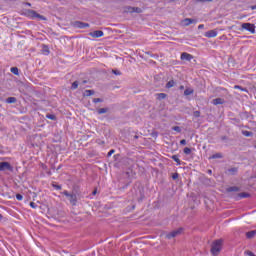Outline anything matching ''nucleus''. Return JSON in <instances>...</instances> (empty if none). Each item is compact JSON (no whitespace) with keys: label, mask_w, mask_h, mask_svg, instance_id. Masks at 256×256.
<instances>
[{"label":"nucleus","mask_w":256,"mask_h":256,"mask_svg":"<svg viewBox=\"0 0 256 256\" xmlns=\"http://www.w3.org/2000/svg\"><path fill=\"white\" fill-rule=\"evenodd\" d=\"M221 249H223V240L219 239L212 243V246H211L212 255L214 256L219 255V253H221Z\"/></svg>","instance_id":"nucleus-1"},{"label":"nucleus","mask_w":256,"mask_h":256,"mask_svg":"<svg viewBox=\"0 0 256 256\" xmlns=\"http://www.w3.org/2000/svg\"><path fill=\"white\" fill-rule=\"evenodd\" d=\"M62 195H65V197L68 198V201L71 203V205H77V195L71 194L67 190H64L62 192Z\"/></svg>","instance_id":"nucleus-2"},{"label":"nucleus","mask_w":256,"mask_h":256,"mask_svg":"<svg viewBox=\"0 0 256 256\" xmlns=\"http://www.w3.org/2000/svg\"><path fill=\"white\" fill-rule=\"evenodd\" d=\"M125 13H143V10L139 7L128 6L125 8Z\"/></svg>","instance_id":"nucleus-3"},{"label":"nucleus","mask_w":256,"mask_h":256,"mask_svg":"<svg viewBox=\"0 0 256 256\" xmlns=\"http://www.w3.org/2000/svg\"><path fill=\"white\" fill-rule=\"evenodd\" d=\"M242 29H245L246 31H249L250 33H255V24L251 23H243Z\"/></svg>","instance_id":"nucleus-4"},{"label":"nucleus","mask_w":256,"mask_h":256,"mask_svg":"<svg viewBox=\"0 0 256 256\" xmlns=\"http://www.w3.org/2000/svg\"><path fill=\"white\" fill-rule=\"evenodd\" d=\"M0 171H13V167L9 162H0Z\"/></svg>","instance_id":"nucleus-5"},{"label":"nucleus","mask_w":256,"mask_h":256,"mask_svg":"<svg viewBox=\"0 0 256 256\" xmlns=\"http://www.w3.org/2000/svg\"><path fill=\"white\" fill-rule=\"evenodd\" d=\"M103 35H105V33L101 30H96L89 33V36L93 37L94 39H99V37H103Z\"/></svg>","instance_id":"nucleus-6"},{"label":"nucleus","mask_w":256,"mask_h":256,"mask_svg":"<svg viewBox=\"0 0 256 256\" xmlns=\"http://www.w3.org/2000/svg\"><path fill=\"white\" fill-rule=\"evenodd\" d=\"M183 229L179 228L178 230H174L166 235L167 239H173L174 237H177V235H181V232Z\"/></svg>","instance_id":"nucleus-7"},{"label":"nucleus","mask_w":256,"mask_h":256,"mask_svg":"<svg viewBox=\"0 0 256 256\" xmlns=\"http://www.w3.org/2000/svg\"><path fill=\"white\" fill-rule=\"evenodd\" d=\"M29 15H30L31 19H41L42 21H45V18L43 16H41L40 14L36 13L35 10H31L29 12Z\"/></svg>","instance_id":"nucleus-8"},{"label":"nucleus","mask_w":256,"mask_h":256,"mask_svg":"<svg viewBox=\"0 0 256 256\" xmlns=\"http://www.w3.org/2000/svg\"><path fill=\"white\" fill-rule=\"evenodd\" d=\"M218 32L217 30H209L205 33V37H208V39H211L213 37H217Z\"/></svg>","instance_id":"nucleus-9"},{"label":"nucleus","mask_w":256,"mask_h":256,"mask_svg":"<svg viewBox=\"0 0 256 256\" xmlns=\"http://www.w3.org/2000/svg\"><path fill=\"white\" fill-rule=\"evenodd\" d=\"M181 59H182V61H191V59H193V55H191L187 52H183L181 54Z\"/></svg>","instance_id":"nucleus-10"},{"label":"nucleus","mask_w":256,"mask_h":256,"mask_svg":"<svg viewBox=\"0 0 256 256\" xmlns=\"http://www.w3.org/2000/svg\"><path fill=\"white\" fill-rule=\"evenodd\" d=\"M192 23H195V20L191 19V18H186V19L182 20V25L184 27H189V25H191Z\"/></svg>","instance_id":"nucleus-11"},{"label":"nucleus","mask_w":256,"mask_h":256,"mask_svg":"<svg viewBox=\"0 0 256 256\" xmlns=\"http://www.w3.org/2000/svg\"><path fill=\"white\" fill-rule=\"evenodd\" d=\"M74 27H77L78 29H85L89 27V24L83 22H75Z\"/></svg>","instance_id":"nucleus-12"},{"label":"nucleus","mask_w":256,"mask_h":256,"mask_svg":"<svg viewBox=\"0 0 256 256\" xmlns=\"http://www.w3.org/2000/svg\"><path fill=\"white\" fill-rule=\"evenodd\" d=\"M213 105H223L225 103V100L223 98H216L212 101Z\"/></svg>","instance_id":"nucleus-13"},{"label":"nucleus","mask_w":256,"mask_h":256,"mask_svg":"<svg viewBox=\"0 0 256 256\" xmlns=\"http://www.w3.org/2000/svg\"><path fill=\"white\" fill-rule=\"evenodd\" d=\"M255 236H256V230H252V231L246 233L247 239H253V237H255Z\"/></svg>","instance_id":"nucleus-14"},{"label":"nucleus","mask_w":256,"mask_h":256,"mask_svg":"<svg viewBox=\"0 0 256 256\" xmlns=\"http://www.w3.org/2000/svg\"><path fill=\"white\" fill-rule=\"evenodd\" d=\"M91 95H95V91H93V90H85L84 91L85 97H91Z\"/></svg>","instance_id":"nucleus-15"},{"label":"nucleus","mask_w":256,"mask_h":256,"mask_svg":"<svg viewBox=\"0 0 256 256\" xmlns=\"http://www.w3.org/2000/svg\"><path fill=\"white\" fill-rule=\"evenodd\" d=\"M193 93H194V90L191 89V88H188V89H186V90L184 91V95H185L186 97L189 96V95H193Z\"/></svg>","instance_id":"nucleus-16"},{"label":"nucleus","mask_w":256,"mask_h":256,"mask_svg":"<svg viewBox=\"0 0 256 256\" xmlns=\"http://www.w3.org/2000/svg\"><path fill=\"white\" fill-rule=\"evenodd\" d=\"M6 103H17V98L15 97H9L6 100Z\"/></svg>","instance_id":"nucleus-17"},{"label":"nucleus","mask_w":256,"mask_h":256,"mask_svg":"<svg viewBox=\"0 0 256 256\" xmlns=\"http://www.w3.org/2000/svg\"><path fill=\"white\" fill-rule=\"evenodd\" d=\"M223 155L221 153H216L210 157V159H221Z\"/></svg>","instance_id":"nucleus-18"},{"label":"nucleus","mask_w":256,"mask_h":256,"mask_svg":"<svg viewBox=\"0 0 256 256\" xmlns=\"http://www.w3.org/2000/svg\"><path fill=\"white\" fill-rule=\"evenodd\" d=\"M11 73H13L14 75H19V68L17 67H12L10 69Z\"/></svg>","instance_id":"nucleus-19"},{"label":"nucleus","mask_w":256,"mask_h":256,"mask_svg":"<svg viewBox=\"0 0 256 256\" xmlns=\"http://www.w3.org/2000/svg\"><path fill=\"white\" fill-rule=\"evenodd\" d=\"M175 86V81L171 80L166 84L167 89H171V87Z\"/></svg>","instance_id":"nucleus-20"},{"label":"nucleus","mask_w":256,"mask_h":256,"mask_svg":"<svg viewBox=\"0 0 256 256\" xmlns=\"http://www.w3.org/2000/svg\"><path fill=\"white\" fill-rule=\"evenodd\" d=\"M240 199H247V197H249V193L246 192H242L239 194Z\"/></svg>","instance_id":"nucleus-21"},{"label":"nucleus","mask_w":256,"mask_h":256,"mask_svg":"<svg viewBox=\"0 0 256 256\" xmlns=\"http://www.w3.org/2000/svg\"><path fill=\"white\" fill-rule=\"evenodd\" d=\"M104 113H107V108H100V109L98 110V114H99V115H103Z\"/></svg>","instance_id":"nucleus-22"},{"label":"nucleus","mask_w":256,"mask_h":256,"mask_svg":"<svg viewBox=\"0 0 256 256\" xmlns=\"http://www.w3.org/2000/svg\"><path fill=\"white\" fill-rule=\"evenodd\" d=\"M234 89H239L240 91L247 92V88H243V87H241V86H239V85H235V86H234Z\"/></svg>","instance_id":"nucleus-23"},{"label":"nucleus","mask_w":256,"mask_h":256,"mask_svg":"<svg viewBox=\"0 0 256 256\" xmlns=\"http://www.w3.org/2000/svg\"><path fill=\"white\" fill-rule=\"evenodd\" d=\"M184 153H185V155H191V148L185 147L184 148Z\"/></svg>","instance_id":"nucleus-24"},{"label":"nucleus","mask_w":256,"mask_h":256,"mask_svg":"<svg viewBox=\"0 0 256 256\" xmlns=\"http://www.w3.org/2000/svg\"><path fill=\"white\" fill-rule=\"evenodd\" d=\"M243 135L245 137H251V135H253V132H250V131H243Z\"/></svg>","instance_id":"nucleus-25"},{"label":"nucleus","mask_w":256,"mask_h":256,"mask_svg":"<svg viewBox=\"0 0 256 256\" xmlns=\"http://www.w3.org/2000/svg\"><path fill=\"white\" fill-rule=\"evenodd\" d=\"M43 53H44V55H49V47L44 46L43 47Z\"/></svg>","instance_id":"nucleus-26"},{"label":"nucleus","mask_w":256,"mask_h":256,"mask_svg":"<svg viewBox=\"0 0 256 256\" xmlns=\"http://www.w3.org/2000/svg\"><path fill=\"white\" fill-rule=\"evenodd\" d=\"M77 87H79V82L77 81L73 82L71 89H77Z\"/></svg>","instance_id":"nucleus-27"},{"label":"nucleus","mask_w":256,"mask_h":256,"mask_svg":"<svg viewBox=\"0 0 256 256\" xmlns=\"http://www.w3.org/2000/svg\"><path fill=\"white\" fill-rule=\"evenodd\" d=\"M172 129H173V131H176L177 133H181V127H179V126H174Z\"/></svg>","instance_id":"nucleus-28"},{"label":"nucleus","mask_w":256,"mask_h":256,"mask_svg":"<svg viewBox=\"0 0 256 256\" xmlns=\"http://www.w3.org/2000/svg\"><path fill=\"white\" fill-rule=\"evenodd\" d=\"M46 117L47 119H51V121H55V115L53 114H48Z\"/></svg>","instance_id":"nucleus-29"},{"label":"nucleus","mask_w":256,"mask_h":256,"mask_svg":"<svg viewBox=\"0 0 256 256\" xmlns=\"http://www.w3.org/2000/svg\"><path fill=\"white\" fill-rule=\"evenodd\" d=\"M173 161H175L176 163H180L181 160L179 159V157H177L176 155L172 156Z\"/></svg>","instance_id":"nucleus-30"},{"label":"nucleus","mask_w":256,"mask_h":256,"mask_svg":"<svg viewBox=\"0 0 256 256\" xmlns=\"http://www.w3.org/2000/svg\"><path fill=\"white\" fill-rule=\"evenodd\" d=\"M158 97H159V99H165L167 97V94L160 93V94H158Z\"/></svg>","instance_id":"nucleus-31"},{"label":"nucleus","mask_w":256,"mask_h":256,"mask_svg":"<svg viewBox=\"0 0 256 256\" xmlns=\"http://www.w3.org/2000/svg\"><path fill=\"white\" fill-rule=\"evenodd\" d=\"M16 199H17V201H23V195L17 194Z\"/></svg>","instance_id":"nucleus-32"},{"label":"nucleus","mask_w":256,"mask_h":256,"mask_svg":"<svg viewBox=\"0 0 256 256\" xmlns=\"http://www.w3.org/2000/svg\"><path fill=\"white\" fill-rule=\"evenodd\" d=\"M101 101H103V100H101V98H94L93 99V103H101Z\"/></svg>","instance_id":"nucleus-33"},{"label":"nucleus","mask_w":256,"mask_h":256,"mask_svg":"<svg viewBox=\"0 0 256 256\" xmlns=\"http://www.w3.org/2000/svg\"><path fill=\"white\" fill-rule=\"evenodd\" d=\"M172 179H179V174L178 173H174L172 175Z\"/></svg>","instance_id":"nucleus-34"},{"label":"nucleus","mask_w":256,"mask_h":256,"mask_svg":"<svg viewBox=\"0 0 256 256\" xmlns=\"http://www.w3.org/2000/svg\"><path fill=\"white\" fill-rule=\"evenodd\" d=\"M53 187H54V189H57V191H60V189H61V186L57 185V184H54Z\"/></svg>","instance_id":"nucleus-35"},{"label":"nucleus","mask_w":256,"mask_h":256,"mask_svg":"<svg viewBox=\"0 0 256 256\" xmlns=\"http://www.w3.org/2000/svg\"><path fill=\"white\" fill-rule=\"evenodd\" d=\"M30 207H32V209H36L37 208V204H35L34 202L30 203Z\"/></svg>","instance_id":"nucleus-36"},{"label":"nucleus","mask_w":256,"mask_h":256,"mask_svg":"<svg viewBox=\"0 0 256 256\" xmlns=\"http://www.w3.org/2000/svg\"><path fill=\"white\" fill-rule=\"evenodd\" d=\"M112 72L114 73V75H121V71L119 70H113Z\"/></svg>","instance_id":"nucleus-37"},{"label":"nucleus","mask_w":256,"mask_h":256,"mask_svg":"<svg viewBox=\"0 0 256 256\" xmlns=\"http://www.w3.org/2000/svg\"><path fill=\"white\" fill-rule=\"evenodd\" d=\"M180 145H187V140H185V139L181 140Z\"/></svg>","instance_id":"nucleus-38"},{"label":"nucleus","mask_w":256,"mask_h":256,"mask_svg":"<svg viewBox=\"0 0 256 256\" xmlns=\"http://www.w3.org/2000/svg\"><path fill=\"white\" fill-rule=\"evenodd\" d=\"M113 153H115V150H110V151L108 152V157H111Z\"/></svg>","instance_id":"nucleus-39"},{"label":"nucleus","mask_w":256,"mask_h":256,"mask_svg":"<svg viewBox=\"0 0 256 256\" xmlns=\"http://www.w3.org/2000/svg\"><path fill=\"white\" fill-rule=\"evenodd\" d=\"M194 115H195V117H199L201 115V113L199 111H195Z\"/></svg>","instance_id":"nucleus-40"},{"label":"nucleus","mask_w":256,"mask_h":256,"mask_svg":"<svg viewBox=\"0 0 256 256\" xmlns=\"http://www.w3.org/2000/svg\"><path fill=\"white\" fill-rule=\"evenodd\" d=\"M247 255H249V256H256L253 252H251V251H249V252H247Z\"/></svg>","instance_id":"nucleus-41"},{"label":"nucleus","mask_w":256,"mask_h":256,"mask_svg":"<svg viewBox=\"0 0 256 256\" xmlns=\"http://www.w3.org/2000/svg\"><path fill=\"white\" fill-rule=\"evenodd\" d=\"M203 27H205V25L200 24V25L198 26V29H203Z\"/></svg>","instance_id":"nucleus-42"},{"label":"nucleus","mask_w":256,"mask_h":256,"mask_svg":"<svg viewBox=\"0 0 256 256\" xmlns=\"http://www.w3.org/2000/svg\"><path fill=\"white\" fill-rule=\"evenodd\" d=\"M199 3H205L206 0H197Z\"/></svg>","instance_id":"nucleus-43"},{"label":"nucleus","mask_w":256,"mask_h":256,"mask_svg":"<svg viewBox=\"0 0 256 256\" xmlns=\"http://www.w3.org/2000/svg\"><path fill=\"white\" fill-rule=\"evenodd\" d=\"M92 195H97V190H94V191L92 192Z\"/></svg>","instance_id":"nucleus-44"},{"label":"nucleus","mask_w":256,"mask_h":256,"mask_svg":"<svg viewBox=\"0 0 256 256\" xmlns=\"http://www.w3.org/2000/svg\"><path fill=\"white\" fill-rule=\"evenodd\" d=\"M252 11L256 9V5L251 6Z\"/></svg>","instance_id":"nucleus-45"},{"label":"nucleus","mask_w":256,"mask_h":256,"mask_svg":"<svg viewBox=\"0 0 256 256\" xmlns=\"http://www.w3.org/2000/svg\"><path fill=\"white\" fill-rule=\"evenodd\" d=\"M3 219V215L0 214V220Z\"/></svg>","instance_id":"nucleus-46"},{"label":"nucleus","mask_w":256,"mask_h":256,"mask_svg":"<svg viewBox=\"0 0 256 256\" xmlns=\"http://www.w3.org/2000/svg\"><path fill=\"white\" fill-rule=\"evenodd\" d=\"M180 89H185V87H183V86H180Z\"/></svg>","instance_id":"nucleus-47"},{"label":"nucleus","mask_w":256,"mask_h":256,"mask_svg":"<svg viewBox=\"0 0 256 256\" xmlns=\"http://www.w3.org/2000/svg\"><path fill=\"white\" fill-rule=\"evenodd\" d=\"M232 171H237L236 169H232Z\"/></svg>","instance_id":"nucleus-48"},{"label":"nucleus","mask_w":256,"mask_h":256,"mask_svg":"<svg viewBox=\"0 0 256 256\" xmlns=\"http://www.w3.org/2000/svg\"><path fill=\"white\" fill-rule=\"evenodd\" d=\"M208 173H211V170H209Z\"/></svg>","instance_id":"nucleus-49"},{"label":"nucleus","mask_w":256,"mask_h":256,"mask_svg":"<svg viewBox=\"0 0 256 256\" xmlns=\"http://www.w3.org/2000/svg\"><path fill=\"white\" fill-rule=\"evenodd\" d=\"M206 1H213V0H206Z\"/></svg>","instance_id":"nucleus-50"},{"label":"nucleus","mask_w":256,"mask_h":256,"mask_svg":"<svg viewBox=\"0 0 256 256\" xmlns=\"http://www.w3.org/2000/svg\"><path fill=\"white\" fill-rule=\"evenodd\" d=\"M170 1H175V0H170Z\"/></svg>","instance_id":"nucleus-51"}]
</instances>
